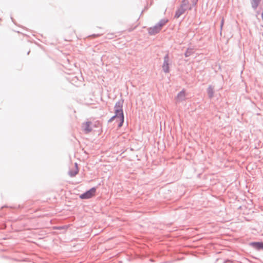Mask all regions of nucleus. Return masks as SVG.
I'll return each instance as SVG.
<instances>
[{"label": "nucleus", "instance_id": "obj_1", "mask_svg": "<svg viewBox=\"0 0 263 263\" xmlns=\"http://www.w3.org/2000/svg\"><path fill=\"white\" fill-rule=\"evenodd\" d=\"M123 103V100L119 101L116 103V123L119 122V127H121L124 122V114L122 109Z\"/></svg>", "mask_w": 263, "mask_h": 263}, {"label": "nucleus", "instance_id": "obj_15", "mask_svg": "<svg viewBox=\"0 0 263 263\" xmlns=\"http://www.w3.org/2000/svg\"><path fill=\"white\" fill-rule=\"evenodd\" d=\"M224 24V19L222 18L221 21V23H220V28H221V30L222 29V26Z\"/></svg>", "mask_w": 263, "mask_h": 263}, {"label": "nucleus", "instance_id": "obj_13", "mask_svg": "<svg viewBox=\"0 0 263 263\" xmlns=\"http://www.w3.org/2000/svg\"><path fill=\"white\" fill-rule=\"evenodd\" d=\"M194 53V50L193 49H191V48H188L184 55L185 56V57H190V55H191L192 54H193Z\"/></svg>", "mask_w": 263, "mask_h": 263}, {"label": "nucleus", "instance_id": "obj_16", "mask_svg": "<svg viewBox=\"0 0 263 263\" xmlns=\"http://www.w3.org/2000/svg\"><path fill=\"white\" fill-rule=\"evenodd\" d=\"M100 35H101V34H92V35H90V37L93 38V37H98Z\"/></svg>", "mask_w": 263, "mask_h": 263}, {"label": "nucleus", "instance_id": "obj_3", "mask_svg": "<svg viewBox=\"0 0 263 263\" xmlns=\"http://www.w3.org/2000/svg\"><path fill=\"white\" fill-rule=\"evenodd\" d=\"M162 69L165 73L169 72V56L166 54L164 57V61L162 65Z\"/></svg>", "mask_w": 263, "mask_h": 263}, {"label": "nucleus", "instance_id": "obj_8", "mask_svg": "<svg viewBox=\"0 0 263 263\" xmlns=\"http://www.w3.org/2000/svg\"><path fill=\"white\" fill-rule=\"evenodd\" d=\"M186 10V8H183L180 6L179 8H178L177 10L176 11L175 17L176 18H179L182 14L184 13Z\"/></svg>", "mask_w": 263, "mask_h": 263}, {"label": "nucleus", "instance_id": "obj_4", "mask_svg": "<svg viewBox=\"0 0 263 263\" xmlns=\"http://www.w3.org/2000/svg\"><path fill=\"white\" fill-rule=\"evenodd\" d=\"M91 124V123L90 122H86L83 124L82 128L85 133H89L92 130Z\"/></svg>", "mask_w": 263, "mask_h": 263}, {"label": "nucleus", "instance_id": "obj_6", "mask_svg": "<svg viewBox=\"0 0 263 263\" xmlns=\"http://www.w3.org/2000/svg\"><path fill=\"white\" fill-rule=\"evenodd\" d=\"M250 245L257 250H263L262 242H252L250 243Z\"/></svg>", "mask_w": 263, "mask_h": 263}, {"label": "nucleus", "instance_id": "obj_5", "mask_svg": "<svg viewBox=\"0 0 263 263\" xmlns=\"http://www.w3.org/2000/svg\"><path fill=\"white\" fill-rule=\"evenodd\" d=\"M161 29L156 24L154 27H151L148 29V33L150 35H155L158 33Z\"/></svg>", "mask_w": 263, "mask_h": 263}, {"label": "nucleus", "instance_id": "obj_17", "mask_svg": "<svg viewBox=\"0 0 263 263\" xmlns=\"http://www.w3.org/2000/svg\"><path fill=\"white\" fill-rule=\"evenodd\" d=\"M198 1V0H192L193 5L195 6L197 3Z\"/></svg>", "mask_w": 263, "mask_h": 263}, {"label": "nucleus", "instance_id": "obj_12", "mask_svg": "<svg viewBox=\"0 0 263 263\" xmlns=\"http://www.w3.org/2000/svg\"><path fill=\"white\" fill-rule=\"evenodd\" d=\"M167 20L162 19L157 24V25L161 29L162 26H164L167 22Z\"/></svg>", "mask_w": 263, "mask_h": 263}, {"label": "nucleus", "instance_id": "obj_9", "mask_svg": "<svg viewBox=\"0 0 263 263\" xmlns=\"http://www.w3.org/2000/svg\"><path fill=\"white\" fill-rule=\"evenodd\" d=\"M79 172L78 164L75 163L73 168H71L69 172V174L71 177L75 176Z\"/></svg>", "mask_w": 263, "mask_h": 263}, {"label": "nucleus", "instance_id": "obj_11", "mask_svg": "<svg viewBox=\"0 0 263 263\" xmlns=\"http://www.w3.org/2000/svg\"><path fill=\"white\" fill-rule=\"evenodd\" d=\"M261 0H252L251 2V4L252 8L254 10H256L258 7Z\"/></svg>", "mask_w": 263, "mask_h": 263}, {"label": "nucleus", "instance_id": "obj_7", "mask_svg": "<svg viewBox=\"0 0 263 263\" xmlns=\"http://www.w3.org/2000/svg\"><path fill=\"white\" fill-rule=\"evenodd\" d=\"M176 101L177 102H182L185 99V93L184 90H182L180 92L178 93L177 95L176 98Z\"/></svg>", "mask_w": 263, "mask_h": 263}, {"label": "nucleus", "instance_id": "obj_14", "mask_svg": "<svg viewBox=\"0 0 263 263\" xmlns=\"http://www.w3.org/2000/svg\"><path fill=\"white\" fill-rule=\"evenodd\" d=\"M189 3L188 0H182V1L181 2V4L180 6L183 8H186L187 9Z\"/></svg>", "mask_w": 263, "mask_h": 263}, {"label": "nucleus", "instance_id": "obj_10", "mask_svg": "<svg viewBox=\"0 0 263 263\" xmlns=\"http://www.w3.org/2000/svg\"><path fill=\"white\" fill-rule=\"evenodd\" d=\"M207 93L210 98H212L213 97L214 90V87L210 85L209 86L207 89Z\"/></svg>", "mask_w": 263, "mask_h": 263}, {"label": "nucleus", "instance_id": "obj_2", "mask_svg": "<svg viewBox=\"0 0 263 263\" xmlns=\"http://www.w3.org/2000/svg\"><path fill=\"white\" fill-rule=\"evenodd\" d=\"M96 192V189L95 187H92L89 191H87L86 193L81 195L80 196V198L82 199H89L95 196Z\"/></svg>", "mask_w": 263, "mask_h": 263}]
</instances>
